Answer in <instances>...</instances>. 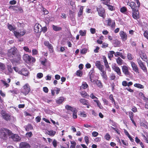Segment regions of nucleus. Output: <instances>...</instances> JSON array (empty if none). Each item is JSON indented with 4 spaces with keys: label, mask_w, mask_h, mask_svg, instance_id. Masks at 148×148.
Returning <instances> with one entry per match:
<instances>
[{
    "label": "nucleus",
    "mask_w": 148,
    "mask_h": 148,
    "mask_svg": "<svg viewBox=\"0 0 148 148\" xmlns=\"http://www.w3.org/2000/svg\"><path fill=\"white\" fill-rule=\"evenodd\" d=\"M8 29L10 31H12L13 30H14L15 29L14 27H13L11 25L8 24Z\"/></svg>",
    "instance_id": "47"
},
{
    "label": "nucleus",
    "mask_w": 148,
    "mask_h": 148,
    "mask_svg": "<svg viewBox=\"0 0 148 148\" xmlns=\"http://www.w3.org/2000/svg\"><path fill=\"white\" fill-rule=\"evenodd\" d=\"M26 130L27 131H29V130H32L33 129V127L31 125H28L25 128Z\"/></svg>",
    "instance_id": "43"
},
{
    "label": "nucleus",
    "mask_w": 148,
    "mask_h": 148,
    "mask_svg": "<svg viewBox=\"0 0 148 148\" xmlns=\"http://www.w3.org/2000/svg\"><path fill=\"white\" fill-rule=\"evenodd\" d=\"M64 100V98L63 97H60L56 100V102L57 103L60 104Z\"/></svg>",
    "instance_id": "33"
},
{
    "label": "nucleus",
    "mask_w": 148,
    "mask_h": 148,
    "mask_svg": "<svg viewBox=\"0 0 148 148\" xmlns=\"http://www.w3.org/2000/svg\"><path fill=\"white\" fill-rule=\"evenodd\" d=\"M140 55L141 58L143 61L146 62V61H147V60H148L147 59V56L146 55V53L144 51H141V53H140Z\"/></svg>",
    "instance_id": "18"
},
{
    "label": "nucleus",
    "mask_w": 148,
    "mask_h": 148,
    "mask_svg": "<svg viewBox=\"0 0 148 148\" xmlns=\"http://www.w3.org/2000/svg\"><path fill=\"white\" fill-rule=\"evenodd\" d=\"M52 144H53V147L55 148H56L57 146V141L55 139H54L52 143Z\"/></svg>",
    "instance_id": "56"
},
{
    "label": "nucleus",
    "mask_w": 148,
    "mask_h": 148,
    "mask_svg": "<svg viewBox=\"0 0 148 148\" xmlns=\"http://www.w3.org/2000/svg\"><path fill=\"white\" fill-rule=\"evenodd\" d=\"M52 28L53 29L56 31H58L62 30V28L61 27L53 25Z\"/></svg>",
    "instance_id": "30"
},
{
    "label": "nucleus",
    "mask_w": 148,
    "mask_h": 148,
    "mask_svg": "<svg viewBox=\"0 0 148 148\" xmlns=\"http://www.w3.org/2000/svg\"><path fill=\"white\" fill-rule=\"evenodd\" d=\"M44 45L47 46L49 49L50 51H53V47L51 44H50L49 41H45L44 42Z\"/></svg>",
    "instance_id": "20"
},
{
    "label": "nucleus",
    "mask_w": 148,
    "mask_h": 148,
    "mask_svg": "<svg viewBox=\"0 0 148 148\" xmlns=\"http://www.w3.org/2000/svg\"><path fill=\"white\" fill-rule=\"evenodd\" d=\"M84 7V6H82L80 8L79 11L78 13V16L79 17H80L82 15Z\"/></svg>",
    "instance_id": "31"
},
{
    "label": "nucleus",
    "mask_w": 148,
    "mask_h": 148,
    "mask_svg": "<svg viewBox=\"0 0 148 148\" xmlns=\"http://www.w3.org/2000/svg\"><path fill=\"white\" fill-rule=\"evenodd\" d=\"M73 117L74 119H76L77 117V111L73 112Z\"/></svg>",
    "instance_id": "62"
},
{
    "label": "nucleus",
    "mask_w": 148,
    "mask_h": 148,
    "mask_svg": "<svg viewBox=\"0 0 148 148\" xmlns=\"http://www.w3.org/2000/svg\"><path fill=\"white\" fill-rule=\"evenodd\" d=\"M5 69V64L3 63L0 62V71H3Z\"/></svg>",
    "instance_id": "36"
},
{
    "label": "nucleus",
    "mask_w": 148,
    "mask_h": 148,
    "mask_svg": "<svg viewBox=\"0 0 148 148\" xmlns=\"http://www.w3.org/2000/svg\"><path fill=\"white\" fill-rule=\"evenodd\" d=\"M115 52L114 51H110L108 54V58L111 60V58L113 57V54L114 55Z\"/></svg>",
    "instance_id": "32"
},
{
    "label": "nucleus",
    "mask_w": 148,
    "mask_h": 148,
    "mask_svg": "<svg viewBox=\"0 0 148 148\" xmlns=\"http://www.w3.org/2000/svg\"><path fill=\"white\" fill-rule=\"evenodd\" d=\"M17 49L15 48H12L8 50V56L10 58L14 57L16 54Z\"/></svg>",
    "instance_id": "5"
},
{
    "label": "nucleus",
    "mask_w": 148,
    "mask_h": 148,
    "mask_svg": "<svg viewBox=\"0 0 148 148\" xmlns=\"http://www.w3.org/2000/svg\"><path fill=\"white\" fill-rule=\"evenodd\" d=\"M106 21L108 26L110 27L113 29L114 28L115 24L114 21L112 20L110 18H109Z\"/></svg>",
    "instance_id": "10"
},
{
    "label": "nucleus",
    "mask_w": 148,
    "mask_h": 148,
    "mask_svg": "<svg viewBox=\"0 0 148 148\" xmlns=\"http://www.w3.org/2000/svg\"><path fill=\"white\" fill-rule=\"evenodd\" d=\"M102 1V3L106 5H108V4H111V0H101Z\"/></svg>",
    "instance_id": "38"
},
{
    "label": "nucleus",
    "mask_w": 148,
    "mask_h": 148,
    "mask_svg": "<svg viewBox=\"0 0 148 148\" xmlns=\"http://www.w3.org/2000/svg\"><path fill=\"white\" fill-rule=\"evenodd\" d=\"M127 10V8L125 7H123L121 8V12L123 13L125 12Z\"/></svg>",
    "instance_id": "48"
},
{
    "label": "nucleus",
    "mask_w": 148,
    "mask_h": 148,
    "mask_svg": "<svg viewBox=\"0 0 148 148\" xmlns=\"http://www.w3.org/2000/svg\"><path fill=\"white\" fill-rule=\"evenodd\" d=\"M80 115L82 117L85 118L87 116V115L84 112H81L80 113Z\"/></svg>",
    "instance_id": "54"
},
{
    "label": "nucleus",
    "mask_w": 148,
    "mask_h": 148,
    "mask_svg": "<svg viewBox=\"0 0 148 148\" xmlns=\"http://www.w3.org/2000/svg\"><path fill=\"white\" fill-rule=\"evenodd\" d=\"M117 63L119 65H121L123 62V60L120 57H118L116 59Z\"/></svg>",
    "instance_id": "37"
},
{
    "label": "nucleus",
    "mask_w": 148,
    "mask_h": 148,
    "mask_svg": "<svg viewBox=\"0 0 148 148\" xmlns=\"http://www.w3.org/2000/svg\"><path fill=\"white\" fill-rule=\"evenodd\" d=\"M98 134V133L96 132H94L92 133V136L94 137L97 136Z\"/></svg>",
    "instance_id": "64"
},
{
    "label": "nucleus",
    "mask_w": 148,
    "mask_h": 148,
    "mask_svg": "<svg viewBox=\"0 0 148 148\" xmlns=\"http://www.w3.org/2000/svg\"><path fill=\"white\" fill-rule=\"evenodd\" d=\"M109 98L111 100V101L112 103H114V104H115V100H114L113 98V95H112L110 94V95L109 96Z\"/></svg>",
    "instance_id": "49"
},
{
    "label": "nucleus",
    "mask_w": 148,
    "mask_h": 148,
    "mask_svg": "<svg viewBox=\"0 0 148 148\" xmlns=\"http://www.w3.org/2000/svg\"><path fill=\"white\" fill-rule=\"evenodd\" d=\"M79 101L83 105H88V103L89 102L88 100L83 98H81L79 100Z\"/></svg>",
    "instance_id": "25"
},
{
    "label": "nucleus",
    "mask_w": 148,
    "mask_h": 148,
    "mask_svg": "<svg viewBox=\"0 0 148 148\" xmlns=\"http://www.w3.org/2000/svg\"><path fill=\"white\" fill-rule=\"evenodd\" d=\"M122 53L120 52H116L115 53H114V56L116 57H118V56H120Z\"/></svg>",
    "instance_id": "61"
},
{
    "label": "nucleus",
    "mask_w": 148,
    "mask_h": 148,
    "mask_svg": "<svg viewBox=\"0 0 148 148\" xmlns=\"http://www.w3.org/2000/svg\"><path fill=\"white\" fill-rule=\"evenodd\" d=\"M12 133L11 131L9 130L2 128L0 131V138L2 139L5 140L7 138V135H10Z\"/></svg>",
    "instance_id": "1"
},
{
    "label": "nucleus",
    "mask_w": 148,
    "mask_h": 148,
    "mask_svg": "<svg viewBox=\"0 0 148 148\" xmlns=\"http://www.w3.org/2000/svg\"><path fill=\"white\" fill-rule=\"evenodd\" d=\"M116 77V76L113 73H111L110 75L109 78L110 80H114Z\"/></svg>",
    "instance_id": "45"
},
{
    "label": "nucleus",
    "mask_w": 148,
    "mask_h": 148,
    "mask_svg": "<svg viewBox=\"0 0 148 148\" xmlns=\"http://www.w3.org/2000/svg\"><path fill=\"white\" fill-rule=\"evenodd\" d=\"M32 52L33 55H37L38 54V51L36 49H33L32 50Z\"/></svg>",
    "instance_id": "63"
},
{
    "label": "nucleus",
    "mask_w": 148,
    "mask_h": 148,
    "mask_svg": "<svg viewBox=\"0 0 148 148\" xmlns=\"http://www.w3.org/2000/svg\"><path fill=\"white\" fill-rule=\"evenodd\" d=\"M56 132L55 131L51 130L50 131H47V134L50 135L52 136H53L55 134Z\"/></svg>",
    "instance_id": "35"
},
{
    "label": "nucleus",
    "mask_w": 148,
    "mask_h": 148,
    "mask_svg": "<svg viewBox=\"0 0 148 148\" xmlns=\"http://www.w3.org/2000/svg\"><path fill=\"white\" fill-rule=\"evenodd\" d=\"M132 16L135 19H137L139 18V12L138 11V9L136 10L132 11Z\"/></svg>",
    "instance_id": "15"
},
{
    "label": "nucleus",
    "mask_w": 148,
    "mask_h": 148,
    "mask_svg": "<svg viewBox=\"0 0 148 148\" xmlns=\"http://www.w3.org/2000/svg\"><path fill=\"white\" fill-rule=\"evenodd\" d=\"M65 108L67 110H70L73 112L76 111L75 108L71 107L68 105L66 106Z\"/></svg>",
    "instance_id": "24"
},
{
    "label": "nucleus",
    "mask_w": 148,
    "mask_h": 148,
    "mask_svg": "<svg viewBox=\"0 0 148 148\" xmlns=\"http://www.w3.org/2000/svg\"><path fill=\"white\" fill-rule=\"evenodd\" d=\"M119 35L122 41H124L127 40V36L125 32L123 31H121L119 32Z\"/></svg>",
    "instance_id": "13"
},
{
    "label": "nucleus",
    "mask_w": 148,
    "mask_h": 148,
    "mask_svg": "<svg viewBox=\"0 0 148 148\" xmlns=\"http://www.w3.org/2000/svg\"><path fill=\"white\" fill-rule=\"evenodd\" d=\"M112 69L117 74L121 76V72L120 69L115 64H112Z\"/></svg>",
    "instance_id": "11"
},
{
    "label": "nucleus",
    "mask_w": 148,
    "mask_h": 148,
    "mask_svg": "<svg viewBox=\"0 0 148 148\" xmlns=\"http://www.w3.org/2000/svg\"><path fill=\"white\" fill-rule=\"evenodd\" d=\"M43 74L42 73H38L37 74V77L39 79L41 78L42 77H43Z\"/></svg>",
    "instance_id": "58"
},
{
    "label": "nucleus",
    "mask_w": 148,
    "mask_h": 148,
    "mask_svg": "<svg viewBox=\"0 0 148 148\" xmlns=\"http://www.w3.org/2000/svg\"><path fill=\"white\" fill-rule=\"evenodd\" d=\"M97 10L98 12L99 15L100 16L102 17L103 18H105L106 16L105 13V11L104 9L102 7H97Z\"/></svg>",
    "instance_id": "7"
},
{
    "label": "nucleus",
    "mask_w": 148,
    "mask_h": 148,
    "mask_svg": "<svg viewBox=\"0 0 148 148\" xmlns=\"http://www.w3.org/2000/svg\"><path fill=\"white\" fill-rule=\"evenodd\" d=\"M100 74L102 76L103 78L106 80L107 79V76L106 73V72L103 73H100Z\"/></svg>",
    "instance_id": "40"
},
{
    "label": "nucleus",
    "mask_w": 148,
    "mask_h": 148,
    "mask_svg": "<svg viewBox=\"0 0 148 148\" xmlns=\"http://www.w3.org/2000/svg\"><path fill=\"white\" fill-rule=\"evenodd\" d=\"M95 101V102L96 103L98 107H99L100 109H102L103 108V107L101 106V103L99 101Z\"/></svg>",
    "instance_id": "44"
},
{
    "label": "nucleus",
    "mask_w": 148,
    "mask_h": 148,
    "mask_svg": "<svg viewBox=\"0 0 148 148\" xmlns=\"http://www.w3.org/2000/svg\"><path fill=\"white\" fill-rule=\"evenodd\" d=\"M134 86L138 88L142 89L144 88V86L140 84L136 83L134 84Z\"/></svg>",
    "instance_id": "34"
},
{
    "label": "nucleus",
    "mask_w": 148,
    "mask_h": 148,
    "mask_svg": "<svg viewBox=\"0 0 148 148\" xmlns=\"http://www.w3.org/2000/svg\"><path fill=\"white\" fill-rule=\"evenodd\" d=\"M23 58L25 62L27 63L34 62H35L36 60L35 58L31 56H29L28 54H25L24 55Z\"/></svg>",
    "instance_id": "4"
},
{
    "label": "nucleus",
    "mask_w": 148,
    "mask_h": 148,
    "mask_svg": "<svg viewBox=\"0 0 148 148\" xmlns=\"http://www.w3.org/2000/svg\"><path fill=\"white\" fill-rule=\"evenodd\" d=\"M94 75V71L93 69L91 70L90 72L89 73H88V76L89 77V78L90 79V81L92 82V78L93 77V76Z\"/></svg>",
    "instance_id": "23"
},
{
    "label": "nucleus",
    "mask_w": 148,
    "mask_h": 148,
    "mask_svg": "<svg viewBox=\"0 0 148 148\" xmlns=\"http://www.w3.org/2000/svg\"><path fill=\"white\" fill-rule=\"evenodd\" d=\"M111 42L113 43L115 47L119 46L121 43V42L118 40H113Z\"/></svg>",
    "instance_id": "22"
},
{
    "label": "nucleus",
    "mask_w": 148,
    "mask_h": 148,
    "mask_svg": "<svg viewBox=\"0 0 148 148\" xmlns=\"http://www.w3.org/2000/svg\"><path fill=\"white\" fill-rule=\"evenodd\" d=\"M84 140L86 143L88 145L89 143V138L87 136H85L84 137Z\"/></svg>",
    "instance_id": "57"
},
{
    "label": "nucleus",
    "mask_w": 148,
    "mask_h": 148,
    "mask_svg": "<svg viewBox=\"0 0 148 148\" xmlns=\"http://www.w3.org/2000/svg\"><path fill=\"white\" fill-rule=\"evenodd\" d=\"M88 87V85L86 82H83L82 83V86H80V90H82V89H85L87 88Z\"/></svg>",
    "instance_id": "27"
},
{
    "label": "nucleus",
    "mask_w": 148,
    "mask_h": 148,
    "mask_svg": "<svg viewBox=\"0 0 148 148\" xmlns=\"http://www.w3.org/2000/svg\"><path fill=\"white\" fill-rule=\"evenodd\" d=\"M18 73L24 76H27L29 74V72L27 69L23 68L18 71Z\"/></svg>",
    "instance_id": "8"
},
{
    "label": "nucleus",
    "mask_w": 148,
    "mask_h": 148,
    "mask_svg": "<svg viewBox=\"0 0 148 148\" xmlns=\"http://www.w3.org/2000/svg\"><path fill=\"white\" fill-rule=\"evenodd\" d=\"M35 120L37 123L39 122L41 120L40 117L39 116H38L36 118Z\"/></svg>",
    "instance_id": "59"
},
{
    "label": "nucleus",
    "mask_w": 148,
    "mask_h": 148,
    "mask_svg": "<svg viewBox=\"0 0 148 148\" xmlns=\"http://www.w3.org/2000/svg\"><path fill=\"white\" fill-rule=\"evenodd\" d=\"M94 84H96L98 86L99 88H102V85L101 82L100 80H94L92 81Z\"/></svg>",
    "instance_id": "26"
},
{
    "label": "nucleus",
    "mask_w": 148,
    "mask_h": 148,
    "mask_svg": "<svg viewBox=\"0 0 148 148\" xmlns=\"http://www.w3.org/2000/svg\"><path fill=\"white\" fill-rule=\"evenodd\" d=\"M90 97L92 98V99H93V101H94L95 102V101H98V98L95 96L93 93H91L90 94Z\"/></svg>",
    "instance_id": "39"
},
{
    "label": "nucleus",
    "mask_w": 148,
    "mask_h": 148,
    "mask_svg": "<svg viewBox=\"0 0 148 148\" xmlns=\"http://www.w3.org/2000/svg\"><path fill=\"white\" fill-rule=\"evenodd\" d=\"M110 4H108V5H106L108 7V8L110 10H112L113 9V7L111 5H110Z\"/></svg>",
    "instance_id": "60"
},
{
    "label": "nucleus",
    "mask_w": 148,
    "mask_h": 148,
    "mask_svg": "<svg viewBox=\"0 0 148 148\" xmlns=\"http://www.w3.org/2000/svg\"><path fill=\"white\" fill-rule=\"evenodd\" d=\"M11 137L13 140L15 141H18L21 139V137L17 134H13Z\"/></svg>",
    "instance_id": "19"
},
{
    "label": "nucleus",
    "mask_w": 148,
    "mask_h": 148,
    "mask_svg": "<svg viewBox=\"0 0 148 148\" xmlns=\"http://www.w3.org/2000/svg\"><path fill=\"white\" fill-rule=\"evenodd\" d=\"M79 33L81 36H85L86 34V31L80 30L79 31Z\"/></svg>",
    "instance_id": "42"
},
{
    "label": "nucleus",
    "mask_w": 148,
    "mask_h": 148,
    "mask_svg": "<svg viewBox=\"0 0 148 148\" xmlns=\"http://www.w3.org/2000/svg\"><path fill=\"white\" fill-rule=\"evenodd\" d=\"M105 138L107 140H109L110 138V136L108 133H107L105 136Z\"/></svg>",
    "instance_id": "55"
},
{
    "label": "nucleus",
    "mask_w": 148,
    "mask_h": 148,
    "mask_svg": "<svg viewBox=\"0 0 148 148\" xmlns=\"http://www.w3.org/2000/svg\"><path fill=\"white\" fill-rule=\"evenodd\" d=\"M127 58L129 60H131L134 59V57L131 53H128L127 54Z\"/></svg>",
    "instance_id": "41"
},
{
    "label": "nucleus",
    "mask_w": 148,
    "mask_h": 148,
    "mask_svg": "<svg viewBox=\"0 0 148 148\" xmlns=\"http://www.w3.org/2000/svg\"><path fill=\"white\" fill-rule=\"evenodd\" d=\"M127 5L131 7L132 9V11L136 10L137 9H138L136 3L133 1H129L127 3Z\"/></svg>",
    "instance_id": "14"
},
{
    "label": "nucleus",
    "mask_w": 148,
    "mask_h": 148,
    "mask_svg": "<svg viewBox=\"0 0 148 148\" xmlns=\"http://www.w3.org/2000/svg\"><path fill=\"white\" fill-rule=\"evenodd\" d=\"M26 31L25 30H22L20 31H14V32L15 36L18 38L19 41H23V39L22 38H19V37L23 36L25 33Z\"/></svg>",
    "instance_id": "2"
},
{
    "label": "nucleus",
    "mask_w": 148,
    "mask_h": 148,
    "mask_svg": "<svg viewBox=\"0 0 148 148\" xmlns=\"http://www.w3.org/2000/svg\"><path fill=\"white\" fill-rule=\"evenodd\" d=\"M95 66L99 69L104 66L101 64L100 61H96L95 63Z\"/></svg>",
    "instance_id": "28"
},
{
    "label": "nucleus",
    "mask_w": 148,
    "mask_h": 148,
    "mask_svg": "<svg viewBox=\"0 0 148 148\" xmlns=\"http://www.w3.org/2000/svg\"><path fill=\"white\" fill-rule=\"evenodd\" d=\"M30 91V89L29 84H26L23 86V88L22 89L21 92L26 95Z\"/></svg>",
    "instance_id": "6"
},
{
    "label": "nucleus",
    "mask_w": 148,
    "mask_h": 148,
    "mask_svg": "<svg viewBox=\"0 0 148 148\" xmlns=\"http://www.w3.org/2000/svg\"><path fill=\"white\" fill-rule=\"evenodd\" d=\"M7 68L8 71L10 73H12L13 71V69L12 68V66L11 65H8L7 66Z\"/></svg>",
    "instance_id": "46"
},
{
    "label": "nucleus",
    "mask_w": 148,
    "mask_h": 148,
    "mask_svg": "<svg viewBox=\"0 0 148 148\" xmlns=\"http://www.w3.org/2000/svg\"><path fill=\"white\" fill-rule=\"evenodd\" d=\"M2 115L3 118L6 121H8L10 120V115L4 113L2 112Z\"/></svg>",
    "instance_id": "21"
},
{
    "label": "nucleus",
    "mask_w": 148,
    "mask_h": 148,
    "mask_svg": "<svg viewBox=\"0 0 148 148\" xmlns=\"http://www.w3.org/2000/svg\"><path fill=\"white\" fill-rule=\"evenodd\" d=\"M23 49L26 52H29V53L31 52V50L29 49V48L27 46L24 47H23Z\"/></svg>",
    "instance_id": "51"
},
{
    "label": "nucleus",
    "mask_w": 148,
    "mask_h": 148,
    "mask_svg": "<svg viewBox=\"0 0 148 148\" xmlns=\"http://www.w3.org/2000/svg\"><path fill=\"white\" fill-rule=\"evenodd\" d=\"M136 61L139 65V66L140 69L143 71V72L147 74V67L144 63L140 59V58H137Z\"/></svg>",
    "instance_id": "3"
},
{
    "label": "nucleus",
    "mask_w": 148,
    "mask_h": 148,
    "mask_svg": "<svg viewBox=\"0 0 148 148\" xmlns=\"http://www.w3.org/2000/svg\"><path fill=\"white\" fill-rule=\"evenodd\" d=\"M122 70L123 73L125 75L128 76L130 75V73L128 71V69L127 66H123Z\"/></svg>",
    "instance_id": "16"
},
{
    "label": "nucleus",
    "mask_w": 148,
    "mask_h": 148,
    "mask_svg": "<svg viewBox=\"0 0 148 148\" xmlns=\"http://www.w3.org/2000/svg\"><path fill=\"white\" fill-rule=\"evenodd\" d=\"M140 125L141 126L144 127L146 129H148L147 126L143 122H141L140 123Z\"/></svg>",
    "instance_id": "52"
},
{
    "label": "nucleus",
    "mask_w": 148,
    "mask_h": 148,
    "mask_svg": "<svg viewBox=\"0 0 148 148\" xmlns=\"http://www.w3.org/2000/svg\"><path fill=\"white\" fill-rule=\"evenodd\" d=\"M20 148H29L30 145L27 143L25 142H22L20 143Z\"/></svg>",
    "instance_id": "17"
},
{
    "label": "nucleus",
    "mask_w": 148,
    "mask_h": 148,
    "mask_svg": "<svg viewBox=\"0 0 148 148\" xmlns=\"http://www.w3.org/2000/svg\"><path fill=\"white\" fill-rule=\"evenodd\" d=\"M130 63L133 70L136 73H139V69L137 65L133 61L130 62Z\"/></svg>",
    "instance_id": "9"
},
{
    "label": "nucleus",
    "mask_w": 148,
    "mask_h": 148,
    "mask_svg": "<svg viewBox=\"0 0 148 148\" xmlns=\"http://www.w3.org/2000/svg\"><path fill=\"white\" fill-rule=\"evenodd\" d=\"M129 115L130 119H133L134 114L131 111L129 112Z\"/></svg>",
    "instance_id": "53"
},
{
    "label": "nucleus",
    "mask_w": 148,
    "mask_h": 148,
    "mask_svg": "<svg viewBox=\"0 0 148 148\" xmlns=\"http://www.w3.org/2000/svg\"><path fill=\"white\" fill-rule=\"evenodd\" d=\"M80 94L82 97L86 98H88V97H89V95L85 91H82L81 92Z\"/></svg>",
    "instance_id": "29"
},
{
    "label": "nucleus",
    "mask_w": 148,
    "mask_h": 148,
    "mask_svg": "<svg viewBox=\"0 0 148 148\" xmlns=\"http://www.w3.org/2000/svg\"><path fill=\"white\" fill-rule=\"evenodd\" d=\"M76 74L78 76L81 77L82 75V72L79 70H78L77 71Z\"/></svg>",
    "instance_id": "50"
},
{
    "label": "nucleus",
    "mask_w": 148,
    "mask_h": 148,
    "mask_svg": "<svg viewBox=\"0 0 148 148\" xmlns=\"http://www.w3.org/2000/svg\"><path fill=\"white\" fill-rule=\"evenodd\" d=\"M42 26L39 23H36L34 26V29L36 33L41 32L42 31Z\"/></svg>",
    "instance_id": "12"
}]
</instances>
